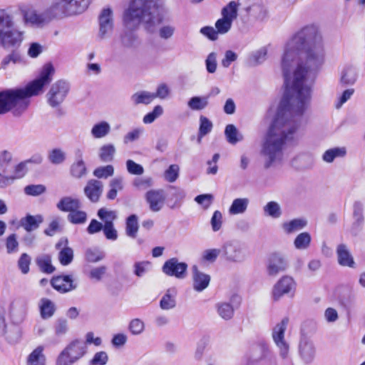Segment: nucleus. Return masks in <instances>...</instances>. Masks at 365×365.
I'll use <instances>...</instances> for the list:
<instances>
[{
  "mask_svg": "<svg viewBox=\"0 0 365 365\" xmlns=\"http://www.w3.org/2000/svg\"><path fill=\"white\" fill-rule=\"evenodd\" d=\"M325 56L324 38L317 25L303 26L287 42L282 58L287 91L261 143L259 155L264 168L283 160L285 142L294 140L307 123L311 83L324 66Z\"/></svg>",
  "mask_w": 365,
  "mask_h": 365,
  "instance_id": "nucleus-1",
  "label": "nucleus"
},
{
  "mask_svg": "<svg viewBox=\"0 0 365 365\" xmlns=\"http://www.w3.org/2000/svg\"><path fill=\"white\" fill-rule=\"evenodd\" d=\"M169 19V9L160 0H132L123 14V25L125 29L120 37L125 47H133L138 41L134 33L140 24L148 30L153 29Z\"/></svg>",
  "mask_w": 365,
  "mask_h": 365,
  "instance_id": "nucleus-2",
  "label": "nucleus"
},
{
  "mask_svg": "<svg viewBox=\"0 0 365 365\" xmlns=\"http://www.w3.org/2000/svg\"><path fill=\"white\" fill-rule=\"evenodd\" d=\"M25 31L16 28L14 18L6 9H0V46L17 48L24 40Z\"/></svg>",
  "mask_w": 365,
  "mask_h": 365,
  "instance_id": "nucleus-3",
  "label": "nucleus"
},
{
  "mask_svg": "<svg viewBox=\"0 0 365 365\" xmlns=\"http://www.w3.org/2000/svg\"><path fill=\"white\" fill-rule=\"evenodd\" d=\"M24 88L0 91V115L11 112L19 115L28 108L30 100Z\"/></svg>",
  "mask_w": 365,
  "mask_h": 365,
  "instance_id": "nucleus-4",
  "label": "nucleus"
},
{
  "mask_svg": "<svg viewBox=\"0 0 365 365\" xmlns=\"http://www.w3.org/2000/svg\"><path fill=\"white\" fill-rule=\"evenodd\" d=\"M24 88L0 91V115L11 112L19 115L28 108L30 100Z\"/></svg>",
  "mask_w": 365,
  "mask_h": 365,
  "instance_id": "nucleus-5",
  "label": "nucleus"
},
{
  "mask_svg": "<svg viewBox=\"0 0 365 365\" xmlns=\"http://www.w3.org/2000/svg\"><path fill=\"white\" fill-rule=\"evenodd\" d=\"M93 0H55L52 3L57 19L76 16L84 13Z\"/></svg>",
  "mask_w": 365,
  "mask_h": 365,
  "instance_id": "nucleus-6",
  "label": "nucleus"
},
{
  "mask_svg": "<svg viewBox=\"0 0 365 365\" xmlns=\"http://www.w3.org/2000/svg\"><path fill=\"white\" fill-rule=\"evenodd\" d=\"M25 25L35 27H43L53 19H57L52 4L42 12L32 7L21 6L19 9Z\"/></svg>",
  "mask_w": 365,
  "mask_h": 365,
  "instance_id": "nucleus-7",
  "label": "nucleus"
},
{
  "mask_svg": "<svg viewBox=\"0 0 365 365\" xmlns=\"http://www.w3.org/2000/svg\"><path fill=\"white\" fill-rule=\"evenodd\" d=\"M87 349L83 341L75 339L59 354L56 365H73L86 355Z\"/></svg>",
  "mask_w": 365,
  "mask_h": 365,
  "instance_id": "nucleus-8",
  "label": "nucleus"
},
{
  "mask_svg": "<svg viewBox=\"0 0 365 365\" xmlns=\"http://www.w3.org/2000/svg\"><path fill=\"white\" fill-rule=\"evenodd\" d=\"M54 73L55 68L51 63L44 64L38 78L24 88L29 98L42 93L43 87L51 82Z\"/></svg>",
  "mask_w": 365,
  "mask_h": 365,
  "instance_id": "nucleus-9",
  "label": "nucleus"
},
{
  "mask_svg": "<svg viewBox=\"0 0 365 365\" xmlns=\"http://www.w3.org/2000/svg\"><path fill=\"white\" fill-rule=\"evenodd\" d=\"M43 160L42 155H34L30 159L16 164L13 168L11 175H5L0 173V188H5L13 184L15 180L24 178L27 173L28 163L41 164Z\"/></svg>",
  "mask_w": 365,
  "mask_h": 365,
  "instance_id": "nucleus-10",
  "label": "nucleus"
},
{
  "mask_svg": "<svg viewBox=\"0 0 365 365\" xmlns=\"http://www.w3.org/2000/svg\"><path fill=\"white\" fill-rule=\"evenodd\" d=\"M289 321L288 317H284L274 325L272 331V340L279 349V355L282 359H286L289 351V344L285 339V331Z\"/></svg>",
  "mask_w": 365,
  "mask_h": 365,
  "instance_id": "nucleus-11",
  "label": "nucleus"
},
{
  "mask_svg": "<svg viewBox=\"0 0 365 365\" xmlns=\"http://www.w3.org/2000/svg\"><path fill=\"white\" fill-rule=\"evenodd\" d=\"M70 90L68 83L59 80L53 83L46 94L48 104L52 108L58 107L66 99Z\"/></svg>",
  "mask_w": 365,
  "mask_h": 365,
  "instance_id": "nucleus-12",
  "label": "nucleus"
},
{
  "mask_svg": "<svg viewBox=\"0 0 365 365\" xmlns=\"http://www.w3.org/2000/svg\"><path fill=\"white\" fill-rule=\"evenodd\" d=\"M98 38L103 41L109 38L114 29L113 11L110 7L103 8L98 15Z\"/></svg>",
  "mask_w": 365,
  "mask_h": 365,
  "instance_id": "nucleus-13",
  "label": "nucleus"
},
{
  "mask_svg": "<svg viewBox=\"0 0 365 365\" xmlns=\"http://www.w3.org/2000/svg\"><path fill=\"white\" fill-rule=\"evenodd\" d=\"M222 255L230 262L240 263L245 260L247 255L243 245L237 241H229L222 248Z\"/></svg>",
  "mask_w": 365,
  "mask_h": 365,
  "instance_id": "nucleus-14",
  "label": "nucleus"
},
{
  "mask_svg": "<svg viewBox=\"0 0 365 365\" xmlns=\"http://www.w3.org/2000/svg\"><path fill=\"white\" fill-rule=\"evenodd\" d=\"M297 283L293 277L284 275L274 284L272 289V297L274 301H279L284 295L294 294Z\"/></svg>",
  "mask_w": 365,
  "mask_h": 365,
  "instance_id": "nucleus-15",
  "label": "nucleus"
},
{
  "mask_svg": "<svg viewBox=\"0 0 365 365\" xmlns=\"http://www.w3.org/2000/svg\"><path fill=\"white\" fill-rule=\"evenodd\" d=\"M287 267V259L282 253L275 252L269 255L267 262V272L269 276H277L279 273L285 271Z\"/></svg>",
  "mask_w": 365,
  "mask_h": 365,
  "instance_id": "nucleus-16",
  "label": "nucleus"
},
{
  "mask_svg": "<svg viewBox=\"0 0 365 365\" xmlns=\"http://www.w3.org/2000/svg\"><path fill=\"white\" fill-rule=\"evenodd\" d=\"M187 267L185 262H180L177 258L173 257L164 263L162 270L168 276L184 279L187 275Z\"/></svg>",
  "mask_w": 365,
  "mask_h": 365,
  "instance_id": "nucleus-17",
  "label": "nucleus"
},
{
  "mask_svg": "<svg viewBox=\"0 0 365 365\" xmlns=\"http://www.w3.org/2000/svg\"><path fill=\"white\" fill-rule=\"evenodd\" d=\"M75 160L71 164L70 173L72 177L80 179L87 174V168L83 160V151L81 148L75 150Z\"/></svg>",
  "mask_w": 365,
  "mask_h": 365,
  "instance_id": "nucleus-18",
  "label": "nucleus"
},
{
  "mask_svg": "<svg viewBox=\"0 0 365 365\" xmlns=\"http://www.w3.org/2000/svg\"><path fill=\"white\" fill-rule=\"evenodd\" d=\"M145 200L153 212H158L164 205L165 196L162 190H152L146 192Z\"/></svg>",
  "mask_w": 365,
  "mask_h": 365,
  "instance_id": "nucleus-19",
  "label": "nucleus"
},
{
  "mask_svg": "<svg viewBox=\"0 0 365 365\" xmlns=\"http://www.w3.org/2000/svg\"><path fill=\"white\" fill-rule=\"evenodd\" d=\"M192 287L196 292H200L205 290L210 284V276L200 271L196 265L192 267Z\"/></svg>",
  "mask_w": 365,
  "mask_h": 365,
  "instance_id": "nucleus-20",
  "label": "nucleus"
},
{
  "mask_svg": "<svg viewBox=\"0 0 365 365\" xmlns=\"http://www.w3.org/2000/svg\"><path fill=\"white\" fill-rule=\"evenodd\" d=\"M336 253L337 256V262L341 266L349 268L356 267V263L354 257L346 245L339 244L336 247Z\"/></svg>",
  "mask_w": 365,
  "mask_h": 365,
  "instance_id": "nucleus-21",
  "label": "nucleus"
},
{
  "mask_svg": "<svg viewBox=\"0 0 365 365\" xmlns=\"http://www.w3.org/2000/svg\"><path fill=\"white\" fill-rule=\"evenodd\" d=\"M68 242L66 238H62L56 245V248L60 250L58 260L63 266L68 265L73 259V250L67 246Z\"/></svg>",
  "mask_w": 365,
  "mask_h": 365,
  "instance_id": "nucleus-22",
  "label": "nucleus"
},
{
  "mask_svg": "<svg viewBox=\"0 0 365 365\" xmlns=\"http://www.w3.org/2000/svg\"><path fill=\"white\" fill-rule=\"evenodd\" d=\"M52 287L61 293H66L76 288L73 279L69 275L56 276L51 281Z\"/></svg>",
  "mask_w": 365,
  "mask_h": 365,
  "instance_id": "nucleus-23",
  "label": "nucleus"
},
{
  "mask_svg": "<svg viewBox=\"0 0 365 365\" xmlns=\"http://www.w3.org/2000/svg\"><path fill=\"white\" fill-rule=\"evenodd\" d=\"M103 185L97 180H90L84 187L86 197L92 202H97L103 192Z\"/></svg>",
  "mask_w": 365,
  "mask_h": 365,
  "instance_id": "nucleus-24",
  "label": "nucleus"
},
{
  "mask_svg": "<svg viewBox=\"0 0 365 365\" xmlns=\"http://www.w3.org/2000/svg\"><path fill=\"white\" fill-rule=\"evenodd\" d=\"M299 351L302 359L306 363L311 362L315 356V349L313 343L306 338L300 340Z\"/></svg>",
  "mask_w": 365,
  "mask_h": 365,
  "instance_id": "nucleus-25",
  "label": "nucleus"
},
{
  "mask_svg": "<svg viewBox=\"0 0 365 365\" xmlns=\"http://www.w3.org/2000/svg\"><path fill=\"white\" fill-rule=\"evenodd\" d=\"M56 207L61 212L71 213L76 209H80L81 202L78 198L66 196L60 199L56 204Z\"/></svg>",
  "mask_w": 365,
  "mask_h": 365,
  "instance_id": "nucleus-26",
  "label": "nucleus"
},
{
  "mask_svg": "<svg viewBox=\"0 0 365 365\" xmlns=\"http://www.w3.org/2000/svg\"><path fill=\"white\" fill-rule=\"evenodd\" d=\"M67 158L66 152L61 148H54L47 153L48 161L53 165H62Z\"/></svg>",
  "mask_w": 365,
  "mask_h": 365,
  "instance_id": "nucleus-27",
  "label": "nucleus"
},
{
  "mask_svg": "<svg viewBox=\"0 0 365 365\" xmlns=\"http://www.w3.org/2000/svg\"><path fill=\"white\" fill-rule=\"evenodd\" d=\"M43 222V217L40 215H27L20 220L21 226L27 232H31L36 230Z\"/></svg>",
  "mask_w": 365,
  "mask_h": 365,
  "instance_id": "nucleus-28",
  "label": "nucleus"
},
{
  "mask_svg": "<svg viewBox=\"0 0 365 365\" xmlns=\"http://www.w3.org/2000/svg\"><path fill=\"white\" fill-rule=\"evenodd\" d=\"M307 225V221L304 218H296L284 222L282 227L285 233L291 234L304 229Z\"/></svg>",
  "mask_w": 365,
  "mask_h": 365,
  "instance_id": "nucleus-29",
  "label": "nucleus"
},
{
  "mask_svg": "<svg viewBox=\"0 0 365 365\" xmlns=\"http://www.w3.org/2000/svg\"><path fill=\"white\" fill-rule=\"evenodd\" d=\"M225 135L227 141L232 145H235L237 143L242 141L244 139L243 135L233 124H228L226 125L225 129Z\"/></svg>",
  "mask_w": 365,
  "mask_h": 365,
  "instance_id": "nucleus-30",
  "label": "nucleus"
},
{
  "mask_svg": "<svg viewBox=\"0 0 365 365\" xmlns=\"http://www.w3.org/2000/svg\"><path fill=\"white\" fill-rule=\"evenodd\" d=\"M250 200L248 198H236L229 207V213L231 215L243 214L246 212Z\"/></svg>",
  "mask_w": 365,
  "mask_h": 365,
  "instance_id": "nucleus-31",
  "label": "nucleus"
},
{
  "mask_svg": "<svg viewBox=\"0 0 365 365\" xmlns=\"http://www.w3.org/2000/svg\"><path fill=\"white\" fill-rule=\"evenodd\" d=\"M110 125L108 122L103 120L93 125L91 134L94 138H103L110 133Z\"/></svg>",
  "mask_w": 365,
  "mask_h": 365,
  "instance_id": "nucleus-32",
  "label": "nucleus"
},
{
  "mask_svg": "<svg viewBox=\"0 0 365 365\" xmlns=\"http://www.w3.org/2000/svg\"><path fill=\"white\" fill-rule=\"evenodd\" d=\"M346 155V148L345 147H335L327 150L322 155V160L331 163L336 158H344Z\"/></svg>",
  "mask_w": 365,
  "mask_h": 365,
  "instance_id": "nucleus-33",
  "label": "nucleus"
},
{
  "mask_svg": "<svg viewBox=\"0 0 365 365\" xmlns=\"http://www.w3.org/2000/svg\"><path fill=\"white\" fill-rule=\"evenodd\" d=\"M358 71L353 66H347L341 73V82L345 85H353L357 80Z\"/></svg>",
  "mask_w": 365,
  "mask_h": 365,
  "instance_id": "nucleus-34",
  "label": "nucleus"
},
{
  "mask_svg": "<svg viewBox=\"0 0 365 365\" xmlns=\"http://www.w3.org/2000/svg\"><path fill=\"white\" fill-rule=\"evenodd\" d=\"M176 292L175 289H169L163 295L160 302V307L163 310H170L175 307Z\"/></svg>",
  "mask_w": 365,
  "mask_h": 365,
  "instance_id": "nucleus-35",
  "label": "nucleus"
},
{
  "mask_svg": "<svg viewBox=\"0 0 365 365\" xmlns=\"http://www.w3.org/2000/svg\"><path fill=\"white\" fill-rule=\"evenodd\" d=\"M41 317L43 319L51 318L55 312L56 307L54 303L48 299L43 298L39 303Z\"/></svg>",
  "mask_w": 365,
  "mask_h": 365,
  "instance_id": "nucleus-36",
  "label": "nucleus"
},
{
  "mask_svg": "<svg viewBox=\"0 0 365 365\" xmlns=\"http://www.w3.org/2000/svg\"><path fill=\"white\" fill-rule=\"evenodd\" d=\"M115 152V148L113 144H105L100 147L98 157L101 161L110 163L113 160Z\"/></svg>",
  "mask_w": 365,
  "mask_h": 365,
  "instance_id": "nucleus-37",
  "label": "nucleus"
},
{
  "mask_svg": "<svg viewBox=\"0 0 365 365\" xmlns=\"http://www.w3.org/2000/svg\"><path fill=\"white\" fill-rule=\"evenodd\" d=\"M130 99L135 106L139 104L148 105L154 100V94L146 91H141L133 94Z\"/></svg>",
  "mask_w": 365,
  "mask_h": 365,
  "instance_id": "nucleus-38",
  "label": "nucleus"
},
{
  "mask_svg": "<svg viewBox=\"0 0 365 365\" xmlns=\"http://www.w3.org/2000/svg\"><path fill=\"white\" fill-rule=\"evenodd\" d=\"M263 212L265 215L273 219H278L282 215L280 205L276 201H269L263 207Z\"/></svg>",
  "mask_w": 365,
  "mask_h": 365,
  "instance_id": "nucleus-39",
  "label": "nucleus"
},
{
  "mask_svg": "<svg viewBox=\"0 0 365 365\" xmlns=\"http://www.w3.org/2000/svg\"><path fill=\"white\" fill-rule=\"evenodd\" d=\"M215 309L219 316L225 320L232 319L234 315V308L228 302H218L215 304Z\"/></svg>",
  "mask_w": 365,
  "mask_h": 365,
  "instance_id": "nucleus-40",
  "label": "nucleus"
},
{
  "mask_svg": "<svg viewBox=\"0 0 365 365\" xmlns=\"http://www.w3.org/2000/svg\"><path fill=\"white\" fill-rule=\"evenodd\" d=\"M208 100L209 96H193L188 101L187 106L192 110H202L208 106Z\"/></svg>",
  "mask_w": 365,
  "mask_h": 365,
  "instance_id": "nucleus-41",
  "label": "nucleus"
},
{
  "mask_svg": "<svg viewBox=\"0 0 365 365\" xmlns=\"http://www.w3.org/2000/svg\"><path fill=\"white\" fill-rule=\"evenodd\" d=\"M239 6L240 4L237 2L231 1L226 6L222 9V18L232 22L237 17Z\"/></svg>",
  "mask_w": 365,
  "mask_h": 365,
  "instance_id": "nucleus-42",
  "label": "nucleus"
},
{
  "mask_svg": "<svg viewBox=\"0 0 365 365\" xmlns=\"http://www.w3.org/2000/svg\"><path fill=\"white\" fill-rule=\"evenodd\" d=\"M13 160V154L11 152L4 150L0 152V170H2V173H0L2 175H11L13 172V170L9 172L8 168Z\"/></svg>",
  "mask_w": 365,
  "mask_h": 365,
  "instance_id": "nucleus-43",
  "label": "nucleus"
},
{
  "mask_svg": "<svg viewBox=\"0 0 365 365\" xmlns=\"http://www.w3.org/2000/svg\"><path fill=\"white\" fill-rule=\"evenodd\" d=\"M36 264L41 272L46 274H51L54 272L55 267L51 264V257L48 255H43L36 258Z\"/></svg>",
  "mask_w": 365,
  "mask_h": 365,
  "instance_id": "nucleus-44",
  "label": "nucleus"
},
{
  "mask_svg": "<svg viewBox=\"0 0 365 365\" xmlns=\"http://www.w3.org/2000/svg\"><path fill=\"white\" fill-rule=\"evenodd\" d=\"M312 237L307 232L299 234L294 240V246L297 250H307L311 244Z\"/></svg>",
  "mask_w": 365,
  "mask_h": 365,
  "instance_id": "nucleus-45",
  "label": "nucleus"
},
{
  "mask_svg": "<svg viewBox=\"0 0 365 365\" xmlns=\"http://www.w3.org/2000/svg\"><path fill=\"white\" fill-rule=\"evenodd\" d=\"M45 362L46 358L43 354V347L41 346L35 349L27 359L28 365H45Z\"/></svg>",
  "mask_w": 365,
  "mask_h": 365,
  "instance_id": "nucleus-46",
  "label": "nucleus"
},
{
  "mask_svg": "<svg viewBox=\"0 0 365 365\" xmlns=\"http://www.w3.org/2000/svg\"><path fill=\"white\" fill-rule=\"evenodd\" d=\"M138 229L139 226L137 216L135 215H130L126 220V235L130 237L135 238L138 232Z\"/></svg>",
  "mask_w": 365,
  "mask_h": 365,
  "instance_id": "nucleus-47",
  "label": "nucleus"
},
{
  "mask_svg": "<svg viewBox=\"0 0 365 365\" xmlns=\"http://www.w3.org/2000/svg\"><path fill=\"white\" fill-rule=\"evenodd\" d=\"M68 220L73 225H82L87 220V213L80 209H76L68 215Z\"/></svg>",
  "mask_w": 365,
  "mask_h": 365,
  "instance_id": "nucleus-48",
  "label": "nucleus"
},
{
  "mask_svg": "<svg viewBox=\"0 0 365 365\" xmlns=\"http://www.w3.org/2000/svg\"><path fill=\"white\" fill-rule=\"evenodd\" d=\"M212 128V122L205 116H200V128H199V136L197 141L201 142V139L203 136L208 134Z\"/></svg>",
  "mask_w": 365,
  "mask_h": 365,
  "instance_id": "nucleus-49",
  "label": "nucleus"
},
{
  "mask_svg": "<svg viewBox=\"0 0 365 365\" xmlns=\"http://www.w3.org/2000/svg\"><path fill=\"white\" fill-rule=\"evenodd\" d=\"M98 217L103 222V225L113 223L117 218L115 211L110 210L106 208H101L98 211Z\"/></svg>",
  "mask_w": 365,
  "mask_h": 365,
  "instance_id": "nucleus-50",
  "label": "nucleus"
},
{
  "mask_svg": "<svg viewBox=\"0 0 365 365\" xmlns=\"http://www.w3.org/2000/svg\"><path fill=\"white\" fill-rule=\"evenodd\" d=\"M221 253L220 249H207L202 252L201 259L202 262L213 263Z\"/></svg>",
  "mask_w": 365,
  "mask_h": 365,
  "instance_id": "nucleus-51",
  "label": "nucleus"
},
{
  "mask_svg": "<svg viewBox=\"0 0 365 365\" xmlns=\"http://www.w3.org/2000/svg\"><path fill=\"white\" fill-rule=\"evenodd\" d=\"M113 174L114 168L111 165L98 167L93 171V175L98 178H108L113 175Z\"/></svg>",
  "mask_w": 365,
  "mask_h": 365,
  "instance_id": "nucleus-52",
  "label": "nucleus"
},
{
  "mask_svg": "<svg viewBox=\"0 0 365 365\" xmlns=\"http://www.w3.org/2000/svg\"><path fill=\"white\" fill-rule=\"evenodd\" d=\"M128 329L132 334L140 335L145 330V323L140 319H133L129 323Z\"/></svg>",
  "mask_w": 365,
  "mask_h": 365,
  "instance_id": "nucleus-53",
  "label": "nucleus"
},
{
  "mask_svg": "<svg viewBox=\"0 0 365 365\" xmlns=\"http://www.w3.org/2000/svg\"><path fill=\"white\" fill-rule=\"evenodd\" d=\"M85 257L88 262L96 263L101 261L105 257V255L98 249H88Z\"/></svg>",
  "mask_w": 365,
  "mask_h": 365,
  "instance_id": "nucleus-54",
  "label": "nucleus"
},
{
  "mask_svg": "<svg viewBox=\"0 0 365 365\" xmlns=\"http://www.w3.org/2000/svg\"><path fill=\"white\" fill-rule=\"evenodd\" d=\"M175 32V27L172 24H165L160 26L158 29V36L163 40H168L171 38Z\"/></svg>",
  "mask_w": 365,
  "mask_h": 365,
  "instance_id": "nucleus-55",
  "label": "nucleus"
},
{
  "mask_svg": "<svg viewBox=\"0 0 365 365\" xmlns=\"http://www.w3.org/2000/svg\"><path fill=\"white\" fill-rule=\"evenodd\" d=\"M107 271V267L106 266H99L93 267L88 272V278L91 280H95L96 282L101 281L104 275L106 274Z\"/></svg>",
  "mask_w": 365,
  "mask_h": 365,
  "instance_id": "nucleus-56",
  "label": "nucleus"
},
{
  "mask_svg": "<svg viewBox=\"0 0 365 365\" xmlns=\"http://www.w3.org/2000/svg\"><path fill=\"white\" fill-rule=\"evenodd\" d=\"M151 267V263L148 261L137 262L134 264V274L138 277H143Z\"/></svg>",
  "mask_w": 365,
  "mask_h": 365,
  "instance_id": "nucleus-57",
  "label": "nucleus"
},
{
  "mask_svg": "<svg viewBox=\"0 0 365 365\" xmlns=\"http://www.w3.org/2000/svg\"><path fill=\"white\" fill-rule=\"evenodd\" d=\"M163 113V108L161 106H156L154 107L152 112L147 113L143 119L145 124L152 123L156 118L162 115Z\"/></svg>",
  "mask_w": 365,
  "mask_h": 365,
  "instance_id": "nucleus-58",
  "label": "nucleus"
},
{
  "mask_svg": "<svg viewBox=\"0 0 365 365\" xmlns=\"http://www.w3.org/2000/svg\"><path fill=\"white\" fill-rule=\"evenodd\" d=\"M179 166L173 164L169 166V168L164 173L165 179L169 182H175L179 176Z\"/></svg>",
  "mask_w": 365,
  "mask_h": 365,
  "instance_id": "nucleus-59",
  "label": "nucleus"
},
{
  "mask_svg": "<svg viewBox=\"0 0 365 365\" xmlns=\"http://www.w3.org/2000/svg\"><path fill=\"white\" fill-rule=\"evenodd\" d=\"M108 361V356L106 351L96 352L92 359L90 360V365H106Z\"/></svg>",
  "mask_w": 365,
  "mask_h": 365,
  "instance_id": "nucleus-60",
  "label": "nucleus"
},
{
  "mask_svg": "<svg viewBox=\"0 0 365 365\" xmlns=\"http://www.w3.org/2000/svg\"><path fill=\"white\" fill-rule=\"evenodd\" d=\"M214 200V197L211 194H202L195 197V201L200 205L203 209L207 210L211 205Z\"/></svg>",
  "mask_w": 365,
  "mask_h": 365,
  "instance_id": "nucleus-61",
  "label": "nucleus"
},
{
  "mask_svg": "<svg viewBox=\"0 0 365 365\" xmlns=\"http://www.w3.org/2000/svg\"><path fill=\"white\" fill-rule=\"evenodd\" d=\"M210 224L213 232L219 231L222 226V214L219 210H215L211 217Z\"/></svg>",
  "mask_w": 365,
  "mask_h": 365,
  "instance_id": "nucleus-62",
  "label": "nucleus"
},
{
  "mask_svg": "<svg viewBox=\"0 0 365 365\" xmlns=\"http://www.w3.org/2000/svg\"><path fill=\"white\" fill-rule=\"evenodd\" d=\"M232 24V22L222 17L218 19L215 23L217 34H225L227 33L231 29Z\"/></svg>",
  "mask_w": 365,
  "mask_h": 365,
  "instance_id": "nucleus-63",
  "label": "nucleus"
},
{
  "mask_svg": "<svg viewBox=\"0 0 365 365\" xmlns=\"http://www.w3.org/2000/svg\"><path fill=\"white\" fill-rule=\"evenodd\" d=\"M46 191V187L43 185H29L24 187V192L27 195L38 196Z\"/></svg>",
  "mask_w": 365,
  "mask_h": 365,
  "instance_id": "nucleus-64",
  "label": "nucleus"
}]
</instances>
